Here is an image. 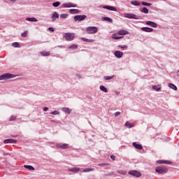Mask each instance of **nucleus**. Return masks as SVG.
Listing matches in <instances>:
<instances>
[{"mask_svg":"<svg viewBox=\"0 0 179 179\" xmlns=\"http://www.w3.org/2000/svg\"><path fill=\"white\" fill-rule=\"evenodd\" d=\"M14 78H16V76L6 73L0 76V80H6L8 79H13Z\"/></svg>","mask_w":179,"mask_h":179,"instance_id":"f257e3e1","label":"nucleus"},{"mask_svg":"<svg viewBox=\"0 0 179 179\" xmlns=\"http://www.w3.org/2000/svg\"><path fill=\"white\" fill-rule=\"evenodd\" d=\"M86 31L88 34H96L99 31V28L97 27H87Z\"/></svg>","mask_w":179,"mask_h":179,"instance_id":"f03ea898","label":"nucleus"},{"mask_svg":"<svg viewBox=\"0 0 179 179\" xmlns=\"http://www.w3.org/2000/svg\"><path fill=\"white\" fill-rule=\"evenodd\" d=\"M156 173H159V174H166L169 170L164 166H158L155 169Z\"/></svg>","mask_w":179,"mask_h":179,"instance_id":"7ed1b4c3","label":"nucleus"},{"mask_svg":"<svg viewBox=\"0 0 179 179\" xmlns=\"http://www.w3.org/2000/svg\"><path fill=\"white\" fill-rule=\"evenodd\" d=\"M63 37L66 40V41H72L75 38V34L72 33H65Z\"/></svg>","mask_w":179,"mask_h":179,"instance_id":"20e7f679","label":"nucleus"},{"mask_svg":"<svg viewBox=\"0 0 179 179\" xmlns=\"http://www.w3.org/2000/svg\"><path fill=\"white\" fill-rule=\"evenodd\" d=\"M124 17L127 19H134L135 20H138L139 16L134 14V13H124Z\"/></svg>","mask_w":179,"mask_h":179,"instance_id":"39448f33","label":"nucleus"},{"mask_svg":"<svg viewBox=\"0 0 179 179\" xmlns=\"http://www.w3.org/2000/svg\"><path fill=\"white\" fill-rule=\"evenodd\" d=\"M128 174L133 176V177H141L142 176V173L136 170L129 171Z\"/></svg>","mask_w":179,"mask_h":179,"instance_id":"423d86ee","label":"nucleus"},{"mask_svg":"<svg viewBox=\"0 0 179 179\" xmlns=\"http://www.w3.org/2000/svg\"><path fill=\"white\" fill-rule=\"evenodd\" d=\"M86 17H87V16L85 15H78L74 16V20L75 22H82L83 20H85Z\"/></svg>","mask_w":179,"mask_h":179,"instance_id":"0eeeda50","label":"nucleus"},{"mask_svg":"<svg viewBox=\"0 0 179 179\" xmlns=\"http://www.w3.org/2000/svg\"><path fill=\"white\" fill-rule=\"evenodd\" d=\"M63 8H77L78 4H75L73 3H64L62 4Z\"/></svg>","mask_w":179,"mask_h":179,"instance_id":"6e6552de","label":"nucleus"},{"mask_svg":"<svg viewBox=\"0 0 179 179\" xmlns=\"http://www.w3.org/2000/svg\"><path fill=\"white\" fill-rule=\"evenodd\" d=\"M56 147L58 148L59 149H68L69 148V144L68 143H57Z\"/></svg>","mask_w":179,"mask_h":179,"instance_id":"1a4fd4ad","label":"nucleus"},{"mask_svg":"<svg viewBox=\"0 0 179 179\" xmlns=\"http://www.w3.org/2000/svg\"><path fill=\"white\" fill-rule=\"evenodd\" d=\"M145 24L147 26H150V27H153L154 29H156V27H157V24L153 21H146Z\"/></svg>","mask_w":179,"mask_h":179,"instance_id":"9d476101","label":"nucleus"},{"mask_svg":"<svg viewBox=\"0 0 179 179\" xmlns=\"http://www.w3.org/2000/svg\"><path fill=\"white\" fill-rule=\"evenodd\" d=\"M141 31H145V33H152L153 29L148 27H141Z\"/></svg>","mask_w":179,"mask_h":179,"instance_id":"9b49d317","label":"nucleus"},{"mask_svg":"<svg viewBox=\"0 0 179 179\" xmlns=\"http://www.w3.org/2000/svg\"><path fill=\"white\" fill-rule=\"evenodd\" d=\"M114 55L115 57H116V58H122V56L124 55V52L120 50H116L114 52Z\"/></svg>","mask_w":179,"mask_h":179,"instance_id":"f8f14e48","label":"nucleus"},{"mask_svg":"<svg viewBox=\"0 0 179 179\" xmlns=\"http://www.w3.org/2000/svg\"><path fill=\"white\" fill-rule=\"evenodd\" d=\"M3 143H17V141L13 139V138H8L3 141Z\"/></svg>","mask_w":179,"mask_h":179,"instance_id":"ddd939ff","label":"nucleus"},{"mask_svg":"<svg viewBox=\"0 0 179 179\" xmlns=\"http://www.w3.org/2000/svg\"><path fill=\"white\" fill-rule=\"evenodd\" d=\"M103 9H107L108 10H113V12H117V8L113 6H105Z\"/></svg>","mask_w":179,"mask_h":179,"instance_id":"4468645a","label":"nucleus"},{"mask_svg":"<svg viewBox=\"0 0 179 179\" xmlns=\"http://www.w3.org/2000/svg\"><path fill=\"white\" fill-rule=\"evenodd\" d=\"M133 146L136 148L138 149V150H142L143 149V147L141 144L136 143V142H134L132 143Z\"/></svg>","mask_w":179,"mask_h":179,"instance_id":"2eb2a0df","label":"nucleus"},{"mask_svg":"<svg viewBox=\"0 0 179 179\" xmlns=\"http://www.w3.org/2000/svg\"><path fill=\"white\" fill-rule=\"evenodd\" d=\"M59 17V14H58V13L57 12H54L52 15V22H55L56 19H58Z\"/></svg>","mask_w":179,"mask_h":179,"instance_id":"dca6fc26","label":"nucleus"},{"mask_svg":"<svg viewBox=\"0 0 179 179\" xmlns=\"http://www.w3.org/2000/svg\"><path fill=\"white\" fill-rule=\"evenodd\" d=\"M157 163L159 164H171V162L168 160H158Z\"/></svg>","mask_w":179,"mask_h":179,"instance_id":"f3484780","label":"nucleus"},{"mask_svg":"<svg viewBox=\"0 0 179 179\" xmlns=\"http://www.w3.org/2000/svg\"><path fill=\"white\" fill-rule=\"evenodd\" d=\"M69 13L71 14V15H76L78 13H80V10H78V9H70L69 10Z\"/></svg>","mask_w":179,"mask_h":179,"instance_id":"a211bd4d","label":"nucleus"},{"mask_svg":"<svg viewBox=\"0 0 179 179\" xmlns=\"http://www.w3.org/2000/svg\"><path fill=\"white\" fill-rule=\"evenodd\" d=\"M80 170V168L74 167V168L69 169L68 171H70L71 173H78Z\"/></svg>","mask_w":179,"mask_h":179,"instance_id":"6ab92c4d","label":"nucleus"},{"mask_svg":"<svg viewBox=\"0 0 179 179\" xmlns=\"http://www.w3.org/2000/svg\"><path fill=\"white\" fill-rule=\"evenodd\" d=\"M118 34L119 36H125L127 34H129V32H128L127 30L122 29L118 31Z\"/></svg>","mask_w":179,"mask_h":179,"instance_id":"aec40b11","label":"nucleus"},{"mask_svg":"<svg viewBox=\"0 0 179 179\" xmlns=\"http://www.w3.org/2000/svg\"><path fill=\"white\" fill-rule=\"evenodd\" d=\"M62 111H63V113H66V114H69L72 112V109H69V108H62Z\"/></svg>","mask_w":179,"mask_h":179,"instance_id":"412c9836","label":"nucleus"},{"mask_svg":"<svg viewBox=\"0 0 179 179\" xmlns=\"http://www.w3.org/2000/svg\"><path fill=\"white\" fill-rule=\"evenodd\" d=\"M81 40L83 41H85V43H94V39H89L87 38H81Z\"/></svg>","mask_w":179,"mask_h":179,"instance_id":"4be33fe9","label":"nucleus"},{"mask_svg":"<svg viewBox=\"0 0 179 179\" xmlns=\"http://www.w3.org/2000/svg\"><path fill=\"white\" fill-rule=\"evenodd\" d=\"M27 22H37L38 20L36 17H27L26 18Z\"/></svg>","mask_w":179,"mask_h":179,"instance_id":"5701e85b","label":"nucleus"},{"mask_svg":"<svg viewBox=\"0 0 179 179\" xmlns=\"http://www.w3.org/2000/svg\"><path fill=\"white\" fill-rule=\"evenodd\" d=\"M100 90H101V92H104V93H108V90H107V88L106 87H104L103 85H101L99 87Z\"/></svg>","mask_w":179,"mask_h":179,"instance_id":"b1692460","label":"nucleus"},{"mask_svg":"<svg viewBox=\"0 0 179 179\" xmlns=\"http://www.w3.org/2000/svg\"><path fill=\"white\" fill-rule=\"evenodd\" d=\"M122 37H124V36H118V35H117V34H113V35L112 36V38H113V40H120V39L122 38Z\"/></svg>","mask_w":179,"mask_h":179,"instance_id":"393cba45","label":"nucleus"},{"mask_svg":"<svg viewBox=\"0 0 179 179\" xmlns=\"http://www.w3.org/2000/svg\"><path fill=\"white\" fill-rule=\"evenodd\" d=\"M50 52H45V51H42L41 52V55H42V57H50Z\"/></svg>","mask_w":179,"mask_h":179,"instance_id":"a878e982","label":"nucleus"},{"mask_svg":"<svg viewBox=\"0 0 179 179\" xmlns=\"http://www.w3.org/2000/svg\"><path fill=\"white\" fill-rule=\"evenodd\" d=\"M103 20H105L106 22H108L109 23H113V19L108 17H104L102 18Z\"/></svg>","mask_w":179,"mask_h":179,"instance_id":"bb28decb","label":"nucleus"},{"mask_svg":"<svg viewBox=\"0 0 179 179\" xmlns=\"http://www.w3.org/2000/svg\"><path fill=\"white\" fill-rule=\"evenodd\" d=\"M90 171H94V169L87 168V169H83V173H90Z\"/></svg>","mask_w":179,"mask_h":179,"instance_id":"cd10ccee","label":"nucleus"},{"mask_svg":"<svg viewBox=\"0 0 179 179\" xmlns=\"http://www.w3.org/2000/svg\"><path fill=\"white\" fill-rule=\"evenodd\" d=\"M24 169H27L29 171H34V167L31 165H24Z\"/></svg>","mask_w":179,"mask_h":179,"instance_id":"c85d7f7f","label":"nucleus"},{"mask_svg":"<svg viewBox=\"0 0 179 179\" xmlns=\"http://www.w3.org/2000/svg\"><path fill=\"white\" fill-rule=\"evenodd\" d=\"M140 10H141L143 13H145V14L149 13V10H148V8H146V7H143V8H141Z\"/></svg>","mask_w":179,"mask_h":179,"instance_id":"c756f323","label":"nucleus"},{"mask_svg":"<svg viewBox=\"0 0 179 179\" xmlns=\"http://www.w3.org/2000/svg\"><path fill=\"white\" fill-rule=\"evenodd\" d=\"M169 87H170L171 89H173V90H177V86H176L173 83H169Z\"/></svg>","mask_w":179,"mask_h":179,"instance_id":"7c9ffc66","label":"nucleus"},{"mask_svg":"<svg viewBox=\"0 0 179 179\" xmlns=\"http://www.w3.org/2000/svg\"><path fill=\"white\" fill-rule=\"evenodd\" d=\"M131 4L134 5V6H139V5H141V3H138V1H131Z\"/></svg>","mask_w":179,"mask_h":179,"instance_id":"2f4dec72","label":"nucleus"},{"mask_svg":"<svg viewBox=\"0 0 179 179\" xmlns=\"http://www.w3.org/2000/svg\"><path fill=\"white\" fill-rule=\"evenodd\" d=\"M13 47L15 48H20V45L17 42H14L12 43Z\"/></svg>","mask_w":179,"mask_h":179,"instance_id":"473e14b6","label":"nucleus"},{"mask_svg":"<svg viewBox=\"0 0 179 179\" xmlns=\"http://www.w3.org/2000/svg\"><path fill=\"white\" fill-rule=\"evenodd\" d=\"M78 48V45L76 44H73L69 47V50H76Z\"/></svg>","mask_w":179,"mask_h":179,"instance_id":"72a5a7b5","label":"nucleus"},{"mask_svg":"<svg viewBox=\"0 0 179 179\" xmlns=\"http://www.w3.org/2000/svg\"><path fill=\"white\" fill-rule=\"evenodd\" d=\"M141 5H143V6H152V3L145 1H142Z\"/></svg>","mask_w":179,"mask_h":179,"instance_id":"f704fd0d","label":"nucleus"},{"mask_svg":"<svg viewBox=\"0 0 179 179\" xmlns=\"http://www.w3.org/2000/svg\"><path fill=\"white\" fill-rule=\"evenodd\" d=\"M59 5H61V2L59 1H56L52 3V6H54L55 8H58Z\"/></svg>","mask_w":179,"mask_h":179,"instance_id":"c9c22d12","label":"nucleus"},{"mask_svg":"<svg viewBox=\"0 0 179 179\" xmlns=\"http://www.w3.org/2000/svg\"><path fill=\"white\" fill-rule=\"evenodd\" d=\"M152 89L154 90H156V92H159V90H160L161 87L159 85H154L152 87Z\"/></svg>","mask_w":179,"mask_h":179,"instance_id":"e433bc0d","label":"nucleus"},{"mask_svg":"<svg viewBox=\"0 0 179 179\" xmlns=\"http://www.w3.org/2000/svg\"><path fill=\"white\" fill-rule=\"evenodd\" d=\"M113 78H114V76H105V77L103 78V79H104L105 80H110L113 79Z\"/></svg>","mask_w":179,"mask_h":179,"instance_id":"4c0bfd02","label":"nucleus"},{"mask_svg":"<svg viewBox=\"0 0 179 179\" xmlns=\"http://www.w3.org/2000/svg\"><path fill=\"white\" fill-rule=\"evenodd\" d=\"M125 127H127V128H132V124L129 123V122H127L125 124H124Z\"/></svg>","mask_w":179,"mask_h":179,"instance_id":"58836bf2","label":"nucleus"},{"mask_svg":"<svg viewBox=\"0 0 179 179\" xmlns=\"http://www.w3.org/2000/svg\"><path fill=\"white\" fill-rule=\"evenodd\" d=\"M61 19H66L68 17V14L64 13L60 15Z\"/></svg>","mask_w":179,"mask_h":179,"instance_id":"ea45409f","label":"nucleus"},{"mask_svg":"<svg viewBox=\"0 0 179 179\" xmlns=\"http://www.w3.org/2000/svg\"><path fill=\"white\" fill-rule=\"evenodd\" d=\"M51 114L52 115H59V112H58L57 110H54V111L51 112Z\"/></svg>","mask_w":179,"mask_h":179,"instance_id":"a19ab883","label":"nucleus"},{"mask_svg":"<svg viewBox=\"0 0 179 179\" xmlns=\"http://www.w3.org/2000/svg\"><path fill=\"white\" fill-rule=\"evenodd\" d=\"M22 37H27V31H24L21 34Z\"/></svg>","mask_w":179,"mask_h":179,"instance_id":"79ce46f5","label":"nucleus"},{"mask_svg":"<svg viewBox=\"0 0 179 179\" xmlns=\"http://www.w3.org/2000/svg\"><path fill=\"white\" fill-rule=\"evenodd\" d=\"M119 48H123V49H125V48H128V46L127 45H118Z\"/></svg>","mask_w":179,"mask_h":179,"instance_id":"37998d69","label":"nucleus"},{"mask_svg":"<svg viewBox=\"0 0 179 179\" xmlns=\"http://www.w3.org/2000/svg\"><path fill=\"white\" fill-rule=\"evenodd\" d=\"M98 166L99 167H103L104 166H108V164H104V163H101V164H99Z\"/></svg>","mask_w":179,"mask_h":179,"instance_id":"c03bdc74","label":"nucleus"},{"mask_svg":"<svg viewBox=\"0 0 179 179\" xmlns=\"http://www.w3.org/2000/svg\"><path fill=\"white\" fill-rule=\"evenodd\" d=\"M16 120V116H10V121H15Z\"/></svg>","mask_w":179,"mask_h":179,"instance_id":"a18cd8bd","label":"nucleus"},{"mask_svg":"<svg viewBox=\"0 0 179 179\" xmlns=\"http://www.w3.org/2000/svg\"><path fill=\"white\" fill-rule=\"evenodd\" d=\"M121 114L120 112H115V117H118V115H120Z\"/></svg>","mask_w":179,"mask_h":179,"instance_id":"49530a36","label":"nucleus"},{"mask_svg":"<svg viewBox=\"0 0 179 179\" xmlns=\"http://www.w3.org/2000/svg\"><path fill=\"white\" fill-rule=\"evenodd\" d=\"M48 30H49V31H54V28H52V27H49L48 28Z\"/></svg>","mask_w":179,"mask_h":179,"instance_id":"de8ad7c7","label":"nucleus"},{"mask_svg":"<svg viewBox=\"0 0 179 179\" xmlns=\"http://www.w3.org/2000/svg\"><path fill=\"white\" fill-rule=\"evenodd\" d=\"M3 156H10V154L9 153H6V152H3Z\"/></svg>","mask_w":179,"mask_h":179,"instance_id":"09e8293b","label":"nucleus"},{"mask_svg":"<svg viewBox=\"0 0 179 179\" xmlns=\"http://www.w3.org/2000/svg\"><path fill=\"white\" fill-rule=\"evenodd\" d=\"M110 159H112V160H115V156L111 155Z\"/></svg>","mask_w":179,"mask_h":179,"instance_id":"8fccbe9b","label":"nucleus"},{"mask_svg":"<svg viewBox=\"0 0 179 179\" xmlns=\"http://www.w3.org/2000/svg\"><path fill=\"white\" fill-rule=\"evenodd\" d=\"M43 111H48V107H44L43 108Z\"/></svg>","mask_w":179,"mask_h":179,"instance_id":"3c124183","label":"nucleus"},{"mask_svg":"<svg viewBox=\"0 0 179 179\" xmlns=\"http://www.w3.org/2000/svg\"><path fill=\"white\" fill-rule=\"evenodd\" d=\"M58 48H64V46H62V45H59Z\"/></svg>","mask_w":179,"mask_h":179,"instance_id":"603ef678","label":"nucleus"},{"mask_svg":"<svg viewBox=\"0 0 179 179\" xmlns=\"http://www.w3.org/2000/svg\"><path fill=\"white\" fill-rule=\"evenodd\" d=\"M123 174H126V173H125V172H124V173H123Z\"/></svg>","mask_w":179,"mask_h":179,"instance_id":"864d4df0","label":"nucleus"},{"mask_svg":"<svg viewBox=\"0 0 179 179\" xmlns=\"http://www.w3.org/2000/svg\"><path fill=\"white\" fill-rule=\"evenodd\" d=\"M10 1H16V0H10Z\"/></svg>","mask_w":179,"mask_h":179,"instance_id":"5fc2aeb1","label":"nucleus"},{"mask_svg":"<svg viewBox=\"0 0 179 179\" xmlns=\"http://www.w3.org/2000/svg\"><path fill=\"white\" fill-rule=\"evenodd\" d=\"M178 72H179V70H178Z\"/></svg>","mask_w":179,"mask_h":179,"instance_id":"6e6d98bb","label":"nucleus"}]
</instances>
